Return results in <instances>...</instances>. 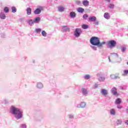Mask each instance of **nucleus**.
<instances>
[{"mask_svg":"<svg viewBox=\"0 0 128 128\" xmlns=\"http://www.w3.org/2000/svg\"><path fill=\"white\" fill-rule=\"evenodd\" d=\"M76 108H86V102H82L80 104L77 105Z\"/></svg>","mask_w":128,"mask_h":128,"instance_id":"1a4fd4ad","label":"nucleus"},{"mask_svg":"<svg viewBox=\"0 0 128 128\" xmlns=\"http://www.w3.org/2000/svg\"><path fill=\"white\" fill-rule=\"evenodd\" d=\"M36 88L39 90H42L44 88V84L40 82H38L36 84Z\"/></svg>","mask_w":128,"mask_h":128,"instance_id":"6e6552de","label":"nucleus"},{"mask_svg":"<svg viewBox=\"0 0 128 128\" xmlns=\"http://www.w3.org/2000/svg\"><path fill=\"white\" fill-rule=\"evenodd\" d=\"M88 18V16L86 14H85L84 15H83V18H84V20L86 19V18Z\"/></svg>","mask_w":128,"mask_h":128,"instance_id":"ea45409f","label":"nucleus"},{"mask_svg":"<svg viewBox=\"0 0 128 128\" xmlns=\"http://www.w3.org/2000/svg\"><path fill=\"white\" fill-rule=\"evenodd\" d=\"M117 108H118L119 110H120V109L122 108V106H120V105H118L117 106Z\"/></svg>","mask_w":128,"mask_h":128,"instance_id":"79ce46f5","label":"nucleus"},{"mask_svg":"<svg viewBox=\"0 0 128 128\" xmlns=\"http://www.w3.org/2000/svg\"><path fill=\"white\" fill-rule=\"evenodd\" d=\"M106 2H110V0H105Z\"/></svg>","mask_w":128,"mask_h":128,"instance_id":"de8ad7c7","label":"nucleus"},{"mask_svg":"<svg viewBox=\"0 0 128 128\" xmlns=\"http://www.w3.org/2000/svg\"><path fill=\"white\" fill-rule=\"evenodd\" d=\"M96 17L92 16L89 18V22H96Z\"/></svg>","mask_w":128,"mask_h":128,"instance_id":"aec40b11","label":"nucleus"},{"mask_svg":"<svg viewBox=\"0 0 128 128\" xmlns=\"http://www.w3.org/2000/svg\"><path fill=\"white\" fill-rule=\"evenodd\" d=\"M12 12H13V14H14V12H16V7L14 6H12Z\"/></svg>","mask_w":128,"mask_h":128,"instance_id":"c9c22d12","label":"nucleus"},{"mask_svg":"<svg viewBox=\"0 0 128 128\" xmlns=\"http://www.w3.org/2000/svg\"><path fill=\"white\" fill-rule=\"evenodd\" d=\"M82 90L83 94L84 95L88 94V90H86V89L84 88H82Z\"/></svg>","mask_w":128,"mask_h":128,"instance_id":"393cba45","label":"nucleus"},{"mask_svg":"<svg viewBox=\"0 0 128 128\" xmlns=\"http://www.w3.org/2000/svg\"><path fill=\"white\" fill-rule=\"evenodd\" d=\"M110 78L112 80H116L118 78V76H116V75L112 74L110 75Z\"/></svg>","mask_w":128,"mask_h":128,"instance_id":"c85d7f7f","label":"nucleus"},{"mask_svg":"<svg viewBox=\"0 0 128 128\" xmlns=\"http://www.w3.org/2000/svg\"><path fill=\"white\" fill-rule=\"evenodd\" d=\"M90 48H92V49L94 50H96L98 48H96V46H90Z\"/></svg>","mask_w":128,"mask_h":128,"instance_id":"58836bf2","label":"nucleus"},{"mask_svg":"<svg viewBox=\"0 0 128 128\" xmlns=\"http://www.w3.org/2000/svg\"><path fill=\"white\" fill-rule=\"evenodd\" d=\"M62 32H70V27L66 26H62Z\"/></svg>","mask_w":128,"mask_h":128,"instance_id":"0eeeda50","label":"nucleus"},{"mask_svg":"<svg viewBox=\"0 0 128 128\" xmlns=\"http://www.w3.org/2000/svg\"><path fill=\"white\" fill-rule=\"evenodd\" d=\"M100 92L102 96H106L107 94H108V90L105 89H101L100 90Z\"/></svg>","mask_w":128,"mask_h":128,"instance_id":"423d86ee","label":"nucleus"},{"mask_svg":"<svg viewBox=\"0 0 128 128\" xmlns=\"http://www.w3.org/2000/svg\"><path fill=\"white\" fill-rule=\"evenodd\" d=\"M116 104H122V99L118 98L115 101Z\"/></svg>","mask_w":128,"mask_h":128,"instance_id":"412c9836","label":"nucleus"},{"mask_svg":"<svg viewBox=\"0 0 128 128\" xmlns=\"http://www.w3.org/2000/svg\"><path fill=\"white\" fill-rule=\"evenodd\" d=\"M26 14L28 16H30V14H32V8H26Z\"/></svg>","mask_w":128,"mask_h":128,"instance_id":"4be33fe9","label":"nucleus"},{"mask_svg":"<svg viewBox=\"0 0 128 128\" xmlns=\"http://www.w3.org/2000/svg\"><path fill=\"white\" fill-rule=\"evenodd\" d=\"M125 123L126 124H127V126H128V120H126Z\"/></svg>","mask_w":128,"mask_h":128,"instance_id":"49530a36","label":"nucleus"},{"mask_svg":"<svg viewBox=\"0 0 128 128\" xmlns=\"http://www.w3.org/2000/svg\"><path fill=\"white\" fill-rule=\"evenodd\" d=\"M34 24H38L40 22V18L36 17L34 19Z\"/></svg>","mask_w":128,"mask_h":128,"instance_id":"6ab92c4d","label":"nucleus"},{"mask_svg":"<svg viewBox=\"0 0 128 128\" xmlns=\"http://www.w3.org/2000/svg\"><path fill=\"white\" fill-rule=\"evenodd\" d=\"M20 128H26V124H22L20 126Z\"/></svg>","mask_w":128,"mask_h":128,"instance_id":"4c0bfd02","label":"nucleus"},{"mask_svg":"<svg viewBox=\"0 0 128 128\" xmlns=\"http://www.w3.org/2000/svg\"><path fill=\"white\" fill-rule=\"evenodd\" d=\"M95 22H94V24H95L96 26H98V21H94Z\"/></svg>","mask_w":128,"mask_h":128,"instance_id":"37998d69","label":"nucleus"},{"mask_svg":"<svg viewBox=\"0 0 128 128\" xmlns=\"http://www.w3.org/2000/svg\"><path fill=\"white\" fill-rule=\"evenodd\" d=\"M42 8V7H41V8Z\"/></svg>","mask_w":128,"mask_h":128,"instance_id":"8fccbe9b","label":"nucleus"},{"mask_svg":"<svg viewBox=\"0 0 128 128\" xmlns=\"http://www.w3.org/2000/svg\"><path fill=\"white\" fill-rule=\"evenodd\" d=\"M6 14H4V13L2 12H1L0 13V18L1 20H6Z\"/></svg>","mask_w":128,"mask_h":128,"instance_id":"dca6fc26","label":"nucleus"},{"mask_svg":"<svg viewBox=\"0 0 128 128\" xmlns=\"http://www.w3.org/2000/svg\"><path fill=\"white\" fill-rule=\"evenodd\" d=\"M110 116H116V110H114V108L110 109Z\"/></svg>","mask_w":128,"mask_h":128,"instance_id":"9b49d317","label":"nucleus"},{"mask_svg":"<svg viewBox=\"0 0 128 128\" xmlns=\"http://www.w3.org/2000/svg\"><path fill=\"white\" fill-rule=\"evenodd\" d=\"M68 117L69 118V120H74V114H69L68 115Z\"/></svg>","mask_w":128,"mask_h":128,"instance_id":"c756f323","label":"nucleus"},{"mask_svg":"<svg viewBox=\"0 0 128 128\" xmlns=\"http://www.w3.org/2000/svg\"><path fill=\"white\" fill-rule=\"evenodd\" d=\"M75 4H76L77 6H80V4H82V2H80V1L77 0L75 1Z\"/></svg>","mask_w":128,"mask_h":128,"instance_id":"e433bc0d","label":"nucleus"},{"mask_svg":"<svg viewBox=\"0 0 128 128\" xmlns=\"http://www.w3.org/2000/svg\"><path fill=\"white\" fill-rule=\"evenodd\" d=\"M126 48L125 47L123 48L122 50V52H126Z\"/></svg>","mask_w":128,"mask_h":128,"instance_id":"c03bdc74","label":"nucleus"},{"mask_svg":"<svg viewBox=\"0 0 128 128\" xmlns=\"http://www.w3.org/2000/svg\"><path fill=\"white\" fill-rule=\"evenodd\" d=\"M112 92L114 96H118V92H116V88L112 89Z\"/></svg>","mask_w":128,"mask_h":128,"instance_id":"2eb2a0df","label":"nucleus"},{"mask_svg":"<svg viewBox=\"0 0 128 128\" xmlns=\"http://www.w3.org/2000/svg\"><path fill=\"white\" fill-rule=\"evenodd\" d=\"M122 62V58H119V60L118 61V62Z\"/></svg>","mask_w":128,"mask_h":128,"instance_id":"a18cd8bd","label":"nucleus"},{"mask_svg":"<svg viewBox=\"0 0 128 128\" xmlns=\"http://www.w3.org/2000/svg\"><path fill=\"white\" fill-rule=\"evenodd\" d=\"M108 60H109V62H110V58H108Z\"/></svg>","mask_w":128,"mask_h":128,"instance_id":"09e8293b","label":"nucleus"},{"mask_svg":"<svg viewBox=\"0 0 128 128\" xmlns=\"http://www.w3.org/2000/svg\"><path fill=\"white\" fill-rule=\"evenodd\" d=\"M108 8H109L113 10V8H114V4H109Z\"/></svg>","mask_w":128,"mask_h":128,"instance_id":"2f4dec72","label":"nucleus"},{"mask_svg":"<svg viewBox=\"0 0 128 128\" xmlns=\"http://www.w3.org/2000/svg\"><path fill=\"white\" fill-rule=\"evenodd\" d=\"M84 80H90V76L88 74H86L84 76Z\"/></svg>","mask_w":128,"mask_h":128,"instance_id":"f704fd0d","label":"nucleus"},{"mask_svg":"<svg viewBox=\"0 0 128 128\" xmlns=\"http://www.w3.org/2000/svg\"><path fill=\"white\" fill-rule=\"evenodd\" d=\"M128 74V70H124L123 72V74H122V76H126Z\"/></svg>","mask_w":128,"mask_h":128,"instance_id":"cd10ccee","label":"nucleus"},{"mask_svg":"<svg viewBox=\"0 0 128 128\" xmlns=\"http://www.w3.org/2000/svg\"><path fill=\"white\" fill-rule=\"evenodd\" d=\"M70 18H76V12H70Z\"/></svg>","mask_w":128,"mask_h":128,"instance_id":"5701e85b","label":"nucleus"},{"mask_svg":"<svg viewBox=\"0 0 128 128\" xmlns=\"http://www.w3.org/2000/svg\"><path fill=\"white\" fill-rule=\"evenodd\" d=\"M102 72H100V73H98L96 74V76L98 78V80L99 82H104V80H106V77L102 76Z\"/></svg>","mask_w":128,"mask_h":128,"instance_id":"20e7f679","label":"nucleus"},{"mask_svg":"<svg viewBox=\"0 0 128 128\" xmlns=\"http://www.w3.org/2000/svg\"><path fill=\"white\" fill-rule=\"evenodd\" d=\"M118 57V55L116 53H112L110 55V58H116Z\"/></svg>","mask_w":128,"mask_h":128,"instance_id":"9d476101","label":"nucleus"},{"mask_svg":"<svg viewBox=\"0 0 128 128\" xmlns=\"http://www.w3.org/2000/svg\"><path fill=\"white\" fill-rule=\"evenodd\" d=\"M82 4L84 6H90V2L88 0H85L82 2Z\"/></svg>","mask_w":128,"mask_h":128,"instance_id":"f8f14e48","label":"nucleus"},{"mask_svg":"<svg viewBox=\"0 0 128 128\" xmlns=\"http://www.w3.org/2000/svg\"><path fill=\"white\" fill-rule=\"evenodd\" d=\"M41 34L44 38H46V34H48L44 30H42Z\"/></svg>","mask_w":128,"mask_h":128,"instance_id":"72a5a7b5","label":"nucleus"},{"mask_svg":"<svg viewBox=\"0 0 128 128\" xmlns=\"http://www.w3.org/2000/svg\"><path fill=\"white\" fill-rule=\"evenodd\" d=\"M82 29L80 28H76L74 32V36H76V38H78L80 36V34H82Z\"/></svg>","mask_w":128,"mask_h":128,"instance_id":"7ed1b4c3","label":"nucleus"},{"mask_svg":"<svg viewBox=\"0 0 128 128\" xmlns=\"http://www.w3.org/2000/svg\"><path fill=\"white\" fill-rule=\"evenodd\" d=\"M41 32L42 28H36L35 29V32H36V34H40Z\"/></svg>","mask_w":128,"mask_h":128,"instance_id":"bb28decb","label":"nucleus"},{"mask_svg":"<svg viewBox=\"0 0 128 128\" xmlns=\"http://www.w3.org/2000/svg\"><path fill=\"white\" fill-rule=\"evenodd\" d=\"M42 12V10L40 8H36L34 11V14H40Z\"/></svg>","mask_w":128,"mask_h":128,"instance_id":"a211bd4d","label":"nucleus"},{"mask_svg":"<svg viewBox=\"0 0 128 128\" xmlns=\"http://www.w3.org/2000/svg\"><path fill=\"white\" fill-rule=\"evenodd\" d=\"M10 112L16 120H20V118H22L24 111H22V109L12 106L10 108Z\"/></svg>","mask_w":128,"mask_h":128,"instance_id":"f257e3e1","label":"nucleus"},{"mask_svg":"<svg viewBox=\"0 0 128 128\" xmlns=\"http://www.w3.org/2000/svg\"><path fill=\"white\" fill-rule=\"evenodd\" d=\"M98 86V84H95L93 86V88L94 89L97 88Z\"/></svg>","mask_w":128,"mask_h":128,"instance_id":"a19ab883","label":"nucleus"},{"mask_svg":"<svg viewBox=\"0 0 128 128\" xmlns=\"http://www.w3.org/2000/svg\"><path fill=\"white\" fill-rule=\"evenodd\" d=\"M4 12H6V14H8V12H10V8H8V7H4Z\"/></svg>","mask_w":128,"mask_h":128,"instance_id":"7c9ffc66","label":"nucleus"},{"mask_svg":"<svg viewBox=\"0 0 128 128\" xmlns=\"http://www.w3.org/2000/svg\"><path fill=\"white\" fill-rule=\"evenodd\" d=\"M82 28L83 30H87L88 28V26L84 24L82 26Z\"/></svg>","mask_w":128,"mask_h":128,"instance_id":"473e14b6","label":"nucleus"},{"mask_svg":"<svg viewBox=\"0 0 128 128\" xmlns=\"http://www.w3.org/2000/svg\"><path fill=\"white\" fill-rule=\"evenodd\" d=\"M90 44H91L92 46H98V48H100V46H102L104 44H106V42H100V38L96 36H93L90 39Z\"/></svg>","mask_w":128,"mask_h":128,"instance_id":"f03ea898","label":"nucleus"},{"mask_svg":"<svg viewBox=\"0 0 128 128\" xmlns=\"http://www.w3.org/2000/svg\"><path fill=\"white\" fill-rule=\"evenodd\" d=\"M58 10L60 12H64L65 8L62 6H59L58 7Z\"/></svg>","mask_w":128,"mask_h":128,"instance_id":"ddd939ff","label":"nucleus"},{"mask_svg":"<svg viewBox=\"0 0 128 128\" xmlns=\"http://www.w3.org/2000/svg\"><path fill=\"white\" fill-rule=\"evenodd\" d=\"M27 22L29 24V26H34V21L33 20L30 19L27 21Z\"/></svg>","mask_w":128,"mask_h":128,"instance_id":"4468645a","label":"nucleus"},{"mask_svg":"<svg viewBox=\"0 0 128 128\" xmlns=\"http://www.w3.org/2000/svg\"><path fill=\"white\" fill-rule=\"evenodd\" d=\"M78 12H80V14H82L84 12V9L82 8H78L77 10Z\"/></svg>","mask_w":128,"mask_h":128,"instance_id":"b1692460","label":"nucleus"},{"mask_svg":"<svg viewBox=\"0 0 128 128\" xmlns=\"http://www.w3.org/2000/svg\"><path fill=\"white\" fill-rule=\"evenodd\" d=\"M116 124L117 126H120V124H122V120H118L116 122Z\"/></svg>","mask_w":128,"mask_h":128,"instance_id":"a878e982","label":"nucleus"},{"mask_svg":"<svg viewBox=\"0 0 128 128\" xmlns=\"http://www.w3.org/2000/svg\"><path fill=\"white\" fill-rule=\"evenodd\" d=\"M109 48H114L116 46V42L114 40H110L108 42Z\"/></svg>","mask_w":128,"mask_h":128,"instance_id":"39448f33","label":"nucleus"},{"mask_svg":"<svg viewBox=\"0 0 128 128\" xmlns=\"http://www.w3.org/2000/svg\"><path fill=\"white\" fill-rule=\"evenodd\" d=\"M104 18L106 20H110V14L108 12H105L104 14Z\"/></svg>","mask_w":128,"mask_h":128,"instance_id":"f3484780","label":"nucleus"}]
</instances>
